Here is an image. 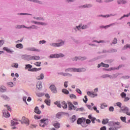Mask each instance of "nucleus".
<instances>
[{
  "mask_svg": "<svg viewBox=\"0 0 130 130\" xmlns=\"http://www.w3.org/2000/svg\"><path fill=\"white\" fill-rule=\"evenodd\" d=\"M86 71L85 69H68L66 70V72H77L78 73H81V72H85Z\"/></svg>",
  "mask_w": 130,
  "mask_h": 130,
  "instance_id": "f257e3e1",
  "label": "nucleus"
},
{
  "mask_svg": "<svg viewBox=\"0 0 130 130\" xmlns=\"http://www.w3.org/2000/svg\"><path fill=\"white\" fill-rule=\"evenodd\" d=\"M48 124V119H42L40 120V126L42 127H44L45 125H47Z\"/></svg>",
  "mask_w": 130,
  "mask_h": 130,
  "instance_id": "f03ea898",
  "label": "nucleus"
},
{
  "mask_svg": "<svg viewBox=\"0 0 130 130\" xmlns=\"http://www.w3.org/2000/svg\"><path fill=\"white\" fill-rule=\"evenodd\" d=\"M21 122V123H24L26 125H29V124H30V121L29 120V119L25 117H23L22 118Z\"/></svg>",
  "mask_w": 130,
  "mask_h": 130,
  "instance_id": "7ed1b4c3",
  "label": "nucleus"
},
{
  "mask_svg": "<svg viewBox=\"0 0 130 130\" xmlns=\"http://www.w3.org/2000/svg\"><path fill=\"white\" fill-rule=\"evenodd\" d=\"M64 55L63 54H52L50 56V58H58V57H63Z\"/></svg>",
  "mask_w": 130,
  "mask_h": 130,
  "instance_id": "20e7f679",
  "label": "nucleus"
},
{
  "mask_svg": "<svg viewBox=\"0 0 130 130\" xmlns=\"http://www.w3.org/2000/svg\"><path fill=\"white\" fill-rule=\"evenodd\" d=\"M68 107H69V110H76V109H77V107L74 106L73 103L71 102L68 103Z\"/></svg>",
  "mask_w": 130,
  "mask_h": 130,
  "instance_id": "39448f33",
  "label": "nucleus"
},
{
  "mask_svg": "<svg viewBox=\"0 0 130 130\" xmlns=\"http://www.w3.org/2000/svg\"><path fill=\"white\" fill-rule=\"evenodd\" d=\"M64 44V43L62 41L60 43L50 44V45L51 46H54V47H59V46L63 45Z\"/></svg>",
  "mask_w": 130,
  "mask_h": 130,
  "instance_id": "423d86ee",
  "label": "nucleus"
},
{
  "mask_svg": "<svg viewBox=\"0 0 130 130\" xmlns=\"http://www.w3.org/2000/svg\"><path fill=\"white\" fill-rule=\"evenodd\" d=\"M30 60H39L40 59V57L39 56H32L29 58Z\"/></svg>",
  "mask_w": 130,
  "mask_h": 130,
  "instance_id": "0eeeda50",
  "label": "nucleus"
},
{
  "mask_svg": "<svg viewBox=\"0 0 130 130\" xmlns=\"http://www.w3.org/2000/svg\"><path fill=\"white\" fill-rule=\"evenodd\" d=\"M87 94L88 96H89V97H91L92 98H94V97H96V96H97V93H95L94 92H91L90 91H88Z\"/></svg>",
  "mask_w": 130,
  "mask_h": 130,
  "instance_id": "6e6552de",
  "label": "nucleus"
},
{
  "mask_svg": "<svg viewBox=\"0 0 130 130\" xmlns=\"http://www.w3.org/2000/svg\"><path fill=\"white\" fill-rule=\"evenodd\" d=\"M26 50H28L29 51H36L37 52H39L40 51V50H39L38 49H36L35 47L27 48L26 49Z\"/></svg>",
  "mask_w": 130,
  "mask_h": 130,
  "instance_id": "1a4fd4ad",
  "label": "nucleus"
},
{
  "mask_svg": "<svg viewBox=\"0 0 130 130\" xmlns=\"http://www.w3.org/2000/svg\"><path fill=\"white\" fill-rule=\"evenodd\" d=\"M50 89L53 92V93H57V90H56V87L54 85H52L50 86Z\"/></svg>",
  "mask_w": 130,
  "mask_h": 130,
  "instance_id": "9d476101",
  "label": "nucleus"
},
{
  "mask_svg": "<svg viewBox=\"0 0 130 130\" xmlns=\"http://www.w3.org/2000/svg\"><path fill=\"white\" fill-rule=\"evenodd\" d=\"M100 67H103V68H109V65L108 64H105L103 62H101L100 64L98 65V68H100Z\"/></svg>",
  "mask_w": 130,
  "mask_h": 130,
  "instance_id": "9b49d317",
  "label": "nucleus"
},
{
  "mask_svg": "<svg viewBox=\"0 0 130 130\" xmlns=\"http://www.w3.org/2000/svg\"><path fill=\"white\" fill-rule=\"evenodd\" d=\"M3 49L4 50H5V51H7V52H8V53H13V52H14V51L11 50L7 47H4Z\"/></svg>",
  "mask_w": 130,
  "mask_h": 130,
  "instance_id": "f8f14e48",
  "label": "nucleus"
},
{
  "mask_svg": "<svg viewBox=\"0 0 130 130\" xmlns=\"http://www.w3.org/2000/svg\"><path fill=\"white\" fill-rule=\"evenodd\" d=\"M28 71L30 72H38V71H41V68H40L38 69H37L36 68H34L30 70H28Z\"/></svg>",
  "mask_w": 130,
  "mask_h": 130,
  "instance_id": "ddd939ff",
  "label": "nucleus"
},
{
  "mask_svg": "<svg viewBox=\"0 0 130 130\" xmlns=\"http://www.w3.org/2000/svg\"><path fill=\"white\" fill-rule=\"evenodd\" d=\"M61 106L64 109L68 108V104L64 101L61 102Z\"/></svg>",
  "mask_w": 130,
  "mask_h": 130,
  "instance_id": "4468645a",
  "label": "nucleus"
},
{
  "mask_svg": "<svg viewBox=\"0 0 130 130\" xmlns=\"http://www.w3.org/2000/svg\"><path fill=\"white\" fill-rule=\"evenodd\" d=\"M88 118L89 119H91V122H92V123H95V120H96V118H94V117H92V115H89L88 116Z\"/></svg>",
  "mask_w": 130,
  "mask_h": 130,
  "instance_id": "2eb2a0df",
  "label": "nucleus"
},
{
  "mask_svg": "<svg viewBox=\"0 0 130 130\" xmlns=\"http://www.w3.org/2000/svg\"><path fill=\"white\" fill-rule=\"evenodd\" d=\"M3 115L4 116V117H10V116H11V115H10V113L8 112H5L3 111Z\"/></svg>",
  "mask_w": 130,
  "mask_h": 130,
  "instance_id": "dca6fc26",
  "label": "nucleus"
},
{
  "mask_svg": "<svg viewBox=\"0 0 130 130\" xmlns=\"http://www.w3.org/2000/svg\"><path fill=\"white\" fill-rule=\"evenodd\" d=\"M35 112L37 114H40L41 113V111L39 110V108L38 107H36L35 109Z\"/></svg>",
  "mask_w": 130,
  "mask_h": 130,
  "instance_id": "f3484780",
  "label": "nucleus"
},
{
  "mask_svg": "<svg viewBox=\"0 0 130 130\" xmlns=\"http://www.w3.org/2000/svg\"><path fill=\"white\" fill-rule=\"evenodd\" d=\"M44 78V75L43 74H41L39 76L37 77V80H43Z\"/></svg>",
  "mask_w": 130,
  "mask_h": 130,
  "instance_id": "a211bd4d",
  "label": "nucleus"
},
{
  "mask_svg": "<svg viewBox=\"0 0 130 130\" xmlns=\"http://www.w3.org/2000/svg\"><path fill=\"white\" fill-rule=\"evenodd\" d=\"M37 88H38V89H42V83L41 82H38L37 84Z\"/></svg>",
  "mask_w": 130,
  "mask_h": 130,
  "instance_id": "6ab92c4d",
  "label": "nucleus"
},
{
  "mask_svg": "<svg viewBox=\"0 0 130 130\" xmlns=\"http://www.w3.org/2000/svg\"><path fill=\"white\" fill-rule=\"evenodd\" d=\"M53 125L56 128H59L60 127V124L58 122L54 123Z\"/></svg>",
  "mask_w": 130,
  "mask_h": 130,
  "instance_id": "aec40b11",
  "label": "nucleus"
},
{
  "mask_svg": "<svg viewBox=\"0 0 130 130\" xmlns=\"http://www.w3.org/2000/svg\"><path fill=\"white\" fill-rule=\"evenodd\" d=\"M16 48H19V49H22V48H23V44H17L16 45Z\"/></svg>",
  "mask_w": 130,
  "mask_h": 130,
  "instance_id": "412c9836",
  "label": "nucleus"
},
{
  "mask_svg": "<svg viewBox=\"0 0 130 130\" xmlns=\"http://www.w3.org/2000/svg\"><path fill=\"white\" fill-rule=\"evenodd\" d=\"M45 103L47 104L48 106H50V100L49 99H46L44 101Z\"/></svg>",
  "mask_w": 130,
  "mask_h": 130,
  "instance_id": "4be33fe9",
  "label": "nucleus"
},
{
  "mask_svg": "<svg viewBox=\"0 0 130 130\" xmlns=\"http://www.w3.org/2000/svg\"><path fill=\"white\" fill-rule=\"evenodd\" d=\"M19 123H18L17 122H15V121L11 120V124L12 126H14V125H17V124H18Z\"/></svg>",
  "mask_w": 130,
  "mask_h": 130,
  "instance_id": "5701e85b",
  "label": "nucleus"
},
{
  "mask_svg": "<svg viewBox=\"0 0 130 130\" xmlns=\"http://www.w3.org/2000/svg\"><path fill=\"white\" fill-rule=\"evenodd\" d=\"M79 59L80 60H85V59H86V57H82L81 58H76L75 59H74L73 60H79Z\"/></svg>",
  "mask_w": 130,
  "mask_h": 130,
  "instance_id": "b1692460",
  "label": "nucleus"
},
{
  "mask_svg": "<svg viewBox=\"0 0 130 130\" xmlns=\"http://www.w3.org/2000/svg\"><path fill=\"white\" fill-rule=\"evenodd\" d=\"M62 93H63L64 94H66V95H68V94H69V90H68V89H63L62 90Z\"/></svg>",
  "mask_w": 130,
  "mask_h": 130,
  "instance_id": "393cba45",
  "label": "nucleus"
},
{
  "mask_svg": "<svg viewBox=\"0 0 130 130\" xmlns=\"http://www.w3.org/2000/svg\"><path fill=\"white\" fill-rule=\"evenodd\" d=\"M83 122V119L79 118L77 120V124H81Z\"/></svg>",
  "mask_w": 130,
  "mask_h": 130,
  "instance_id": "a878e982",
  "label": "nucleus"
},
{
  "mask_svg": "<svg viewBox=\"0 0 130 130\" xmlns=\"http://www.w3.org/2000/svg\"><path fill=\"white\" fill-rule=\"evenodd\" d=\"M105 107H107V105L106 104L103 103V104H101V108L102 109H104V108H105Z\"/></svg>",
  "mask_w": 130,
  "mask_h": 130,
  "instance_id": "bb28decb",
  "label": "nucleus"
},
{
  "mask_svg": "<svg viewBox=\"0 0 130 130\" xmlns=\"http://www.w3.org/2000/svg\"><path fill=\"white\" fill-rule=\"evenodd\" d=\"M24 27H25V25H18L16 26V28L17 29H21V28H24Z\"/></svg>",
  "mask_w": 130,
  "mask_h": 130,
  "instance_id": "cd10ccee",
  "label": "nucleus"
},
{
  "mask_svg": "<svg viewBox=\"0 0 130 130\" xmlns=\"http://www.w3.org/2000/svg\"><path fill=\"white\" fill-rule=\"evenodd\" d=\"M34 64L36 67H41V62H36L34 63Z\"/></svg>",
  "mask_w": 130,
  "mask_h": 130,
  "instance_id": "c85d7f7f",
  "label": "nucleus"
},
{
  "mask_svg": "<svg viewBox=\"0 0 130 130\" xmlns=\"http://www.w3.org/2000/svg\"><path fill=\"white\" fill-rule=\"evenodd\" d=\"M102 123L103 124H106L108 123V119H103L102 121Z\"/></svg>",
  "mask_w": 130,
  "mask_h": 130,
  "instance_id": "c756f323",
  "label": "nucleus"
},
{
  "mask_svg": "<svg viewBox=\"0 0 130 130\" xmlns=\"http://www.w3.org/2000/svg\"><path fill=\"white\" fill-rule=\"evenodd\" d=\"M121 120L123 121V122H126V117H121Z\"/></svg>",
  "mask_w": 130,
  "mask_h": 130,
  "instance_id": "7c9ffc66",
  "label": "nucleus"
},
{
  "mask_svg": "<svg viewBox=\"0 0 130 130\" xmlns=\"http://www.w3.org/2000/svg\"><path fill=\"white\" fill-rule=\"evenodd\" d=\"M70 98L71 99H77V96L75 95V94H70Z\"/></svg>",
  "mask_w": 130,
  "mask_h": 130,
  "instance_id": "2f4dec72",
  "label": "nucleus"
},
{
  "mask_svg": "<svg viewBox=\"0 0 130 130\" xmlns=\"http://www.w3.org/2000/svg\"><path fill=\"white\" fill-rule=\"evenodd\" d=\"M113 25H115V23H112V24H109L107 26H102V28H105L106 29V28H108V27H110L111 26H113Z\"/></svg>",
  "mask_w": 130,
  "mask_h": 130,
  "instance_id": "473e14b6",
  "label": "nucleus"
},
{
  "mask_svg": "<svg viewBox=\"0 0 130 130\" xmlns=\"http://www.w3.org/2000/svg\"><path fill=\"white\" fill-rule=\"evenodd\" d=\"M120 96L122 98H125L126 97V94L124 92H122L120 94Z\"/></svg>",
  "mask_w": 130,
  "mask_h": 130,
  "instance_id": "72a5a7b5",
  "label": "nucleus"
},
{
  "mask_svg": "<svg viewBox=\"0 0 130 130\" xmlns=\"http://www.w3.org/2000/svg\"><path fill=\"white\" fill-rule=\"evenodd\" d=\"M7 85L9 86V87H14V83L12 82L7 83Z\"/></svg>",
  "mask_w": 130,
  "mask_h": 130,
  "instance_id": "f704fd0d",
  "label": "nucleus"
},
{
  "mask_svg": "<svg viewBox=\"0 0 130 130\" xmlns=\"http://www.w3.org/2000/svg\"><path fill=\"white\" fill-rule=\"evenodd\" d=\"M118 4L119 5L120 4H126V1H123V0H121L119 1H118Z\"/></svg>",
  "mask_w": 130,
  "mask_h": 130,
  "instance_id": "c9c22d12",
  "label": "nucleus"
},
{
  "mask_svg": "<svg viewBox=\"0 0 130 130\" xmlns=\"http://www.w3.org/2000/svg\"><path fill=\"white\" fill-rule=\"evenodd\" d=\"M116 106H118V107H119V108H121V105H122L121 103L117 102L116 103Z\"/></svg>",
  "mask_w": 130,
  "mask_h": 130,
  "instance_id": "e433bc0d",
  "label": "nucleus"
},
{
  "mask_svg": "<svg viewBox=\"0 0 130 130\" xmlns=\"http://www.w3.org/2000/svg\"><path fill=\"white\" fill-rule=\"evenodd\" d=\"M30 2H33V3H37V4H42L40 1L37 0H29Z\"/></svg>",
  "mask_w": 130,
  "mask_h": 130,
  "instance_id": "4c0bfd02",
  "label": "nucleus"
},
{
  "mask_svg": "<svg viewBox=\"0 0 130 130\" xmlns=\"http://www.w3.org/2000/svg\"><path fill=\"white\" fill-rule=\"evenodd\" d=\"M56 117H57V118H60V117H61V113H57V114L56 115Z\"/></svg>",
  "mask_w": 130,
  "mask_h": 130,
  "instance_id": "58836bf2",
  "label": "nucleus"
},
{
  "mask_svg": "<svg viewBox=\"0 0 130 130\" xmlns=\"http://www.w3.org/2000/svg\"><path fill=\"white\" fill-rule=\"evenodd\" d=\"M2 98L4 99L5 100H9V97H8L7 95H3L2 96Z\"/></svg>",
  "mask_w": 130,
  "mask_h": 130,
  "instance_id": "ea45409f",
  "label": "nucleus"
},
{
  "mask_svg": "<svg viewBox=\"0 0 130 130\" xmlns=\"http://www.w3.org/2000/svg\"><path fill=\"white\" fill-rule=\"evenodd\" d=\"M122 111H125V112H128V108L125 107L123 109H122Z\"/></svg>",
  "mask_w": 130,
  "mask_h": 130,
  "instance_id": "a19ab883",
  "label": "nucleus"
},
{
  "mask_svg": "<svg viewBox=\"0 0 130 130\" xmlns=\"http://www.w3.org/2000/svg\"><path fill=\"white\" fill-rule=\"evenodd\" d=\"M32 66L28 64L25 65V69H31Z\"/></svg>",
  "mask_w": 130,
  "mask_h": 130,
  "instance_id": "79ce46f5",
  "label": "nucleus"
},
{
  "mask_svg": "<svg viewBox=\"0 0 130 130\" xmlns=\"http://www.w3.org/2000/svg\"><path fill=\"white\" fill-rule=\"evenodd\" d=\"M83 101L84 103H87V101H88V98H87V95L84 96V99H83Z\"/></svg>",
  "mask_w": 130,
  "mask_h": 130,
  "instance_id": "37998d69",
  "label": "nucleus"
},
{
  "mask_svg": "<svg viewBox=\"0 0 130 130\" xmlns=\"http://www.w3.org/2000/svg\"><path fill=\"white\" fill-rule=\"evenodd\" d=\"M5 107H6L8 110H9V111H11L12 110L11 107L9 106H8L7 105H5Z\"/></svg>",
  "mask_w": 130,
  "mask_h": 130,
  "instance_id": "c03bdc74",
  "label": "nucleus"
},
{
  "mask_svg": "<svg viewBox=\"0 0 130 130\" xmlns=\"http://www.w3.org/2000/svg\"><path fill=\"white\" fill-rule=\"evenodd\" d=\"M126 48H130V45L127 44L124 46L123 49H126Z\"/></svg>",
  "mask_w": 130,
  "mask_h": 130,
  "instance_id": "a18cd8bd",
  "label": "nucleus"
},
{
  "mask_svg": "<svg viewBox=\"0 0 130 130\" xmlns=\"http://www.w3.org/2000/svg\"><path fill=\"white\" fill-rule=\"evenodd\" d=\"M77 119V117L76 116H73L72 118V120L74 122V121H75V120Z\"/></svg>",
  "mask_w": 130,
  "mask_h": 130,
  "instance_id": "49530a36",
  "label": "nucleus"
},
{
  "mask_svg": "<svg viewBox=\"0 0 130 130\" xmlns=\"http://www.w3.org/2000/svg\"><path fill=\"white\" fill-rule=\"evenodd\" d=\"M93 110H94V111H96L97 113H99V110H97V108L95 106L93 107Z\"/></svg>",
  "mask_w": 130,
  "mask_h": 130,
  "instance_id": "de8ad7c7",
  "label": "nucleus"
},
{
  "mask_svg": "<svg viewBox=\"0 0 130 130\" xmlns=\"http://www.w3.org/2000/svg\"><path fill=\"white\" fill-rule=\"evenodd\" d=\"M18 66L19 65L18 64V63H15L14 66L12 65V68H16L17 69V68H18Z\"/></svg>",
  "mask_w": 130,
  "mask_h": 130,
  "instance_id": "09e8293b",
  "label": "nucleus"
},
{
  "mask_svg": "<svg viewBox=\"0 0 130 130\" xmlns=\"http://www.w3.org/2000/svg\"><path fill=\"white\" fill-rule=\"evenodd\" d=\"M116 43H117V39H116V38H114L113 41V44H116Z\"/></svg>",
  "mask_w": 130,
  "mask_h": 130,
  "instance_id": "8fccbe9b",
  "label": "nucleus"
},
{
  "mask_svg": "<svg viewBox=\"0 0 130 130\" xmlns=\"http://www.w3.org/2000/svg\"><path fill=\"white\" fill-rule=\"evenodd\" d=\"M34 118L35 119H40V118H41V117L38 116L36 115L34 116Z\"/></svg>",
  "mask_w": 130,
  "mask_h": 130,
  "instance_id": "3c124183",
  "label": "nucleus"
},
{
  "mask_svg": "<svg viewBox=\"0 0 130 130\" xmlns=\"http://www.w3.org/2000/svg\"><path fill=\"white\" fill-rule=\"evenodd\" d=\"M46 43V41H44V40H42V41H40L39 42V44H44V43Z\"/></svg>",
  "mask_w": 130,
  "mask_h": 130,
  "instance_id": "603ef678",
  "label": "nucleus"
},
{
  "mask_svg": "<svg viewBox=\"0 0 130 130\" xmlns=\"http://www.w3.org/2000/svg\"><path fill=\"white\" fill-rule=\"evenodd\" d=\"M109 111H114V108L113 107H110L109 109Z\"/></svg>",
  "mask_w": 130,
  "mask_h": 130,
  "instance_id": "864d4df0",
  "label": "nucleus"
},
{
  "mask_svg": "<svg viewBox=\"0 0 130 130\" xmlns=\"http://www.w3.org/2000/svg\"><path fill=\"white\" fill-rule=\"evenodd\" d=\"M68 81H65V82H64V87L65 88H68Z\"/></svg>",
  "mask_w": 130,
  "mask_h": 130,
  "instance_id": "5fc2aeb1",
  "label": "nucleus"
},
{
  "mask_svg": "<svg viewBox=\"0 0 130 130\" xmlns=\"http://www.w3.org/2000/svg\"><path fill=\"white\" fill-rule=\"evenodd\" d=\"M124 98H125L124 100V101L125 102H126L128 101V100H129V98H128V97H125Z\"/></svg>",
  "mask_w": 130,
  "mask_h": 130,
  "instance_id": "6e6d98bb",
  "label": "nucleus"
},
{
  "mask_svg": "<svg viewBox=\"0 0 130 130\" xmlns=\"http://www.w3.org/2000/svg\"><path fill=\"white\" fill-rule=\"evenodd\" d=\"M76 92H77V93H78V94H82V91H81V90H80V89H76Z\"/></svg>",
  "mask_w": 130,
  "mask_h": 130,
  "instance_id": "4d7b16f0",
  "label": "nucleus"
},
{
  "mask_svg": "<svg viewBox=\"0 0 130 130\" xmlns=\"http://www.w3.org/2000/svg\"><path fill=\"white\" fill-rule=\"evenodd\" d=\"M86 123H87V124H89V123H91V120H90V119H86Z\"/></svg>",
  "mask_w": 130,
  "mask_h": 130,
  "instance_id": "13d9d810",
  "label": "nucleus"
},
{
  "mask_svg": "<svg viewBox=\"0 0 130 130\" xmlns=\"http://www.w3.org/2000/svg\"><path fill=\"white\" fill-rule=\"evenodd\" d=\"M4 43V40H2L0 41V47L3 45Z\"/></svg>",
  "mask_w": 130,
  "mask_h": 130,
  "instance_id": "bf43d9fd",
  "label": "nucleus"
},
{
  "mask_svg": "<svg viewBox=\"0 0 130 130\" xmlns=\"http://www.w3.org/2000/svg\"><path fill=\"white\" fill-rule=\"evenodd\" d=\"M90 7H91L90 5H86L83 6V8H90Z\"/></svg>",
  "mask_w": 130,
  "mask_h": 130,
  "instance_id": "052dcab7",
  "label": "nucleus"
},
{
  "mask_svg": "<svg viewBox=\"0 0 130 130\" xmlns=\"http://www.w3.org/2000/svg\"><path fill=\"white\" fill-rule=\"evenodd\" d=\"M62 76H63L64 77H68V76H72V75H69V74L63 73V74H62Z\"/></svg>",
  "mask_w": 130,
  "mask_h": 130,
  "instance_id": "680f3d73",
  "label": "nucleus"
},
{
  "mask_svg": "<svg viewBox=\"0 0 130 130\" xmlns=\"http://www.w3.org/2000/svg\"><path fill=\"white\" fill-rule=\"evenodd\" d=\"M102 77L103 78H107L108 77H110V76L108 74H106L105 75H103Z\"/></svg>",
  "mask_w": 130,
  "mask_h": 130,
  "instance_id": "e2e57ef3",
  "label": "nucleus"
},
{
  "mask_svg": "<svg viewBox=\"0 0 130 130\" xmlns=\"http://www.w3.org/2000/svg\"><path fill=\"white\" fill-rule=\"evenodd\" d=\"M31 29H37V26L36 25H32Z\"/></svg>",
  "mask_w": 130,
  "mask_h": 130,
  "instance_id": "0e129e2a",
  "label": "nucleus"
},
{
  "mask_svg": "<svg viewBox=\"0 0 130 130\" xmlns=\"http://www.w3.org/2000/svg\"><path fill=\"white\" fill-rule=\"evenodd\" d=\"M101 130H106V127L103 126L101 128Z\"/></svg>",
  "mask_w": 130,
  "mask_h": 130,
  "instance_id": "69168bd1",
  "label": "nucleus"
},
{
  "mask_svg": "<svg viewBox=\"0 0 130 130\" xmlns=\"http://www.w3.org/2000/svg\"><path fill=\"white\" fill-rule=\"evenodd\" d=\"M36 126H37L36 125H31L30 126V127L31 128H32V127H36Z\"/></svg>",
  "mask_w": 130,
  "mask_h": 130,
  "instance_id": "338daca9",
  "label": "nucleus"
},
{
  "mask_svg": "<svg viewBox=\"0 0 130 130\" xmlns=\"http://www.w3.org/2000/svg\"><path fill=\"white\" fill-rule=\"evenodd\" d=\"M109 130H117V129L116 128L110 127L109 128Z\"/></svg>",
  "mask_w": 130,
  "mask_h": 130,
  "instance_id": "774afa93",
  "label": "nucleus"
}]
</instances>
